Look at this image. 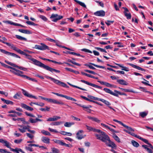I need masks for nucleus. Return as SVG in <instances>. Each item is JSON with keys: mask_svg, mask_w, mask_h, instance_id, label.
Returning a JSON list of instances; mask_svg holds the SVG:
<instances>
[{"mask_svg": "<svg viewBox=\"0 0 153 153\" xmlns=\"http://www.w3.org/2000/svg\"><path fill=\"white\" fill-rule=\"evenodd\" d=\"M139 139L142 140L143 142H144L145 143H146L147 144L149 143V142H148V141L146 139H144V138L141 137L140 136L139 138Z\"/></svg>", "mask_w": 153, "mask_h": 153, "instance_id": "nucleus-54", "label": "nucleus"}, {"mask_svg": "<svg viewBox=\"0 0 153 153\" xmlns=\"http://www.w3.org/2000/svg\"><path fill=\"white\" fill-rule=\"evenodd\" d=\"M3 22L6 24H9L11 25H14L15 24L14 22H12L10 21H3Z\"/></svg>", "mask_w": 153, "mask_h": 153, "instance_id": "nucleus-42", "label": "nucleus"}, {"mask_svg": "<svg viewBox=\"0 0 153 153\" xmlns=\"http://www.w3.org/2000/svg\"><path fill=\"white\" fill-rule=\"evenodd\" d=\"M68 83L71 86H72V87H75V88H78L79 89H81V90H82L83 91H86V90L84 88H81L80 87H78L77 86H76V85H72L70 83H69V82H68Z\"/></svg>", "mask_w": 153, "mask_h": 153, "instance_id": "nucleus-38", "label": "nucleus"}, {"mask_svg": "<svg viewBox=\"0 0 153 153\" xmlns=\"http://www.w3.org/2000/svg\"><path fill=\"white\" fill-rule=\"evenodd\" d=\"M129 65L131 66L132 67L136 68L138 70H141L143 71H145L146 70L145 69L143 68L140 67L139 66H137L136 65H135L132 64H129Z\"/></svg>", "mask_w": 153, "mask_h": 153, "instance_id": "nucleus-22", "label": "nucleus"}, {"mask_svg": "<svg viewBox=\"0 0 153 153\" xmlns=\"http://www.w3.org/2000/svg\"><path fill=\"white\" fill-rule=\"evenodd\" d=\"M84 132L82 130H79L76 134V138L79 140H81L84 138V137L82 134Z\"/></svg>", "mask_w": 153, "mask_h": 153, "instance_id": "nucleus-13", "label": "nucleus"}, {"mask_svg": "<svg viewBox=\"0 0 153 153\" xmlns=\"http://www.w3.org/2000/svg\"><path fill=\"white\" fill-rule=\"evenodd\" d=\"M68 61L69 62H71L72 63L75 65H76L77 66H80L81 65L80 64H79L73 61L72 60H71L70 59H68Z\"/></svg>", "mask_w": 153, "mask_h": 153, "instance_id": "nucleus-43", "label": "nucleus"}, {"mask_svg": "<svg viewBox=\"0 0 153 153\" xmlns=\"http://www.w3.org/2000/svg\"><path fill=\"white\" fill-rule=\"evenodd\" d=\"M100 101H101L102 102L104 103L106 105L108 106V107L109 106H110V105H111L110 102H109L102 99L100 98Z\"/></svg>", "mask_w": 153, "mask_h": 153, "instance_id": "nucleus-27", "label": "nucleus"}, {"mask_svg": "<svg viewBox=\"0 0 153 153\" xmlns=\"http://www.w3.org/2000/svg\"><path fill=\"white\" fill-rule=\"evenodd\" d=\"M115 64L116 65H118L120 67L122 68L121 69L122 70H123V71H127V72L128 71H129V70L128 68L126 67L123 66L122 65L120 64H117V63H116Z\"/></svg>", "mask_w": 153, "mask_h": 153, "instance_id": "nucleus-25", "label": "nucleus"}, {"mask_svg": "<svg viewBox=\"0 0 153 153\" xmlns=\"http://www.w3.org/2000/svg\"><path fill=\"white\" fill-rule=\"evenodd\" d=\"M6 44L8 46L10 47L11 48L13 49L14 50L16 51L18 53H21V52L22 51L20 49L17 48V47H15L13 44H10L9 43L7 42Z\"/></svg>", "mask_w": 153, "mask_h": 153, "instance_id": "nucleus-9", "label": "nucleus"}, {"mask_svg": "<svg viewBox=\"0 0 153 153\" xmlns=\"http://www.w3.org/2000/svg\"><path fill=\"white\" fill-rule=\"evenodd\" d=\"M16 37L18 39H19V40H24L25 41H26L27 40V39L24 38V37H23L21 36H20L19 35H16Z\"/></svg>", "mask_w": 153, "mask_h": 153, "instance_id": "nucleus-31", "label": "nucleus"}, {"mask_svg": "<svg viewBox=\"0 0 153 153\" xmlns=\"http://www.w3.org/2000/svg\"><path fill=\"white\" fill-rule=\"evenodd\" d=\"M41 133H42L43 134L46 135H51V134L48 131H46L44 130H42L41 131Z\"/></svg>", "mask_w": 153, "mask_h": 153, "instance_id": "nucleus-40", "label": "nucleus"}, {"mask_svg": "<svg viewBox=\"0 0 153 153\" xmlns=\"http://www.w3.org/2000/svg\"><path fill=\"white\" fill-rule=\"evenodd\" d=\"M22 93L24 94V95L30 98H32L35 99H37V98L36 96H33L32 95L29 94L27 91H26L25 90L23 89H22Z\"/></svg>", "mask_w": 153, "mask_h": 153, "instance_id": "nucleus-12", "label": "nucleus"}, {"mask_svg": "<svg viewBox=\"0 0 153 153\" xmlns=\"http://www.w3.org/2000/svg\"><path fill=\"white\" fill-rule=\"evenodd\" d=\"M48 129L51 132H54L56 133H59V131H56V130L51 128H49Z\"/></svg>", "mask_w": 153, "mask_h": 153, "instance_id": "nucleus-64", "label": "nucleus"}, {"mask_svg": "<svg viewBox=\"0 0 153 153\" xmlns=\"http://www.w3.org/2000/svg\"><path fill=\"white\" fill-rule=\"evenodd\" d=\"M113 137L114 139L118 142H120V139L119 137L114 133L113 134Z\"/></svg>", "mask_w": 153, "mask_h": 153, "instance_id": "nucleus-37", "label": "nucleus"}, {"mask_svg": "<svg viewBox=\"0 0 153 153\" xmlns=\"http://www.w3.org/2000/svg\"><path fill=\"white\" fill-rule=\"evenodd\" d=\"M33 62V64L35 65L40 67L42 68L45 69L47 66V65H45L44 64L42 63L40 61L35 59H34Z\"/></svg>", "mask_w": 153, "mask_h": 153, "instance_id": "nucleus-7", "label": "nucleus"}, {"mask_svg": "<svg viewBox=\"0 0 153 153\" xmlns=\"http://www.w3.org/2000/svg\"><path fill=\"white\" fill-rule=\"evenodd\" d=\"M39 17L40 18H41L42 19L45 21H46L47 20V18L44 16L40 15L39 16Z\"/></svg>", "mask_w": 153, "mask_h": 153, "instance_id": "nucleus-59", "label": "nucleus"}, {"mask_svg": "<svg viewBox=\"0 0 153 153\" xmlns=\"http://www.w3.org/2000/svg\"><path fill=\"white\" fill-rule=\"evenodd\" d=\"M4 146H6L7 147L9 148H10V143L7 141L5 140L4 143Z\"/></svg>", "mask_w": 153, "mask_h": 153, "instance_id": "nucleus-60", "label": "nucleus"}, {"mask_svg": "<svg viewBox=\"0 0 153 153\" xmlns=\"http://www.w3.org/2000/svg\"><path fill=\"white\" fill-rule=\"evenodd\" d=\"M81 51H84L85 52L89 53H92V52L91 51L88 49H86L84 48V49H82L81 50Z\"/></svg>", "mask_w": 153, "mask_h": 153, "instance_id": "nucleus-61", "label": "nucleus"}, {"mask_svg": "<svg viewBox=\"0 0 153 153\" xmlns=\"http://www.w3.org/2000/svg\"><path fill=\"white\" fill-rule=\"evenodd\" d=\"M75 103L76 105H78L81 107L83 108H90L92 107L90 105H89L88 106H86L84 105H82L81 104H77L76 103Z\"/></svg>", "mask_w": 153, "mask_h": 153, "instance_id": "nucleus-32", "label": "nucleus"}, {"mask_svg": "<svg viewBox=\"0 0 153 153\" xmlns=\"http://www.w3.org/2000/svg\"><path fill=\"white\" fill-rule=\"evenodd\" d=\"M125 16L126 17L127 19H131V15L130 13H125Z\"/></svg>", "mask_w": 153, "mask_h": 153, "instance_id": "nucleus-57", "label": "nucleus"}, {"mask_svg": "<svg viewBox=\"0 0 153 153\" xmlns=\"http://www.w3.org/2000/svg\"><path fill=\"white\" fill-rule=\"evenodd\" d=\"M84 71L85 72H86L88 73H91V74H93L94 75H95L96 74V73H95V72H94L93 71H90V70H87V69L85 70H84Z\"/></svg>", "mask_w": 153, "mask_h": 153, "instance_id": "nucleus-58", "label": "nucleus"}, {"mask_svg": "<svg viewBox=\"0 0 153 153\" xmlns=\"http://www.w3.org/2000/svg\"><path fill=\"white\" fill-rule=\"evenodd\" d=\"M21 97L22 95L20 92L17 93L13 96V98L15 99H19Z\"/></svg>", "mask_w": 153, "mask_h": 153, "instance_id": "nucleus-28", "label": "nucleus"}, {"mask_svg": "<svg viewBox=\"0 0 153 153\" xmlns=\"http://www.w3.org/2000/svg\"><path fill=\"white\" fill-rule=\"evenodd\" d=\"M60 119V117L55 116L49 118L47 120V121H55Z\"/></svg>", "mask_w": 153, "mask_h": 153, "instance_id": "nucleus-21", "label": "nucleus"}, {"mask_svg": "<svg viewBox=\"0 0 153 153\" xmlns=\"http://www.w3.org/2000/svg\"><path fill=\"white\" fill-rule=\"evenodd\" d=\"M140 114L142 117L143 118L147 115V113L145 112H143L140 113Z\"/></svg>", "mask_w": 153, "mask_h": 153, "instance_id": "nucleus-55", "label": "nucleus"}, {"mask_svg": "<svg viewBox=\"0 0 153 153\" xmlns=\"http://www.w3.org/2000/svg\"><path fill=\"white\" fill-rule=\"evenodd\" d=\"M41 50H45L46 49L49 50V48L48 46L43 43H41Z\"/></svg>", "mask_w": 153, "mask_h": 153, "instance_id": "nucleus-24", "label": "nucleus"}, {"mask_svg": "<svg viewBox=\"0 0 153 153\" xmlns=\"http://www.w3.org/2000/svg\"><path fill=\"white\" fill-rule=\"evenodd\" d=\"M91 65V64H90V63H89V64H85L84 65L88 67L90 69H92L93 70L96 69V68L94 67Z\"/></svg>", "mask_w": 153, "mask_h": 153, "instance_id": "nucleus-41", "label": "nucleus"}, {"mask_svg": "<svg viewBox=\"0 0 153 153\" xmlns=\"http://www.w3.org/2000/svg\"><path fill=\"white\" fill-rule=\"evenodd\" d=\"M95 48L98 51H100L102 52H104L105 53H107V51L105 49L99 47H95Z\"/></svg>", "mask_w": 153, "mask_h": 153, "instance_id": "nucleus-45", "label": "nucleus"}, {"mask_svg": "<svg viewBox=\"0 0 153 153\" xmlns=\"http://www.w3.org/2000/svg\"><path fill=\"white\" fill-rule=\"evenodd\" d=\"M13 70H10V71L14 74L19 76L21 74H23V72L19 70H17L14 68H13Z\"/></svg>", "mask_w": 153, "mask_h": 153, "instance_id": "nucleus-8", "label": "nucleus"}, {"mask_svg": "<svg viewBox=\"0 0 153 153\" xmlns=\"http://www.w3.org/2000/svg\"><path fill=\"white\" fill-rule=\"evenodd\" d=\"M53 103H54V104H60V105H66L68 107L71 108V107L70 106L68 105L65 104L63 102H59V101H58V100H55V99L53 100Z\"/></svg>", "mask_w": 153, "mask_h": 153, "instance_id": "nucleus-23", "label": "nucleus"}, {"mask_svg": "<svg viewBox=\"0 0 153 153\" xmlns=\"http://www.w3.org/2000/svg\"><path fill=\"white\" fill-rule=\"evenodd\" d=\"M20 54L25 55L26 56V58L27 59L29 60L32 61L33 62L35 59L32 58L30 55L26 54L25 53L22 51Z\"/></svg>", "mask_w": 153, "mask_h": 153, "instance_id": "nucleus-18", "label": "nucleus"}, {"mask_svg": "<svg viewBox=\"0 0 153 153\" xmlns=\"http://www.w3.org/2000/svg\"><path fill=\"white\" fill-rule=\"evenodd\" d=\"M18 126L21 128L18 129L19 131L21 133H23L26 132V130H27V131L30 133L34 134L35 133V131L34 130H31L30 129V127L29 125L24 126L22 125H18Z\"/></svg>", "mask_w": 153, "mask_h": 153, "instance_id": "nucleus-2", "label": "nucleus"}, {"mask_svg": "<svg viewBox=\"0 0 153 153\" xmlns=\"http://www.w3.org/2000/svg\"><path fill=\"white\" fill-rule=\"evenodd\" d=\"M53 141L55 143L61 145H62V144L63 142L61 140L57 139H54L53 140Z\"/></svg>", "mask_w": 153, "mask_h": 153, "instance_id": "nucleus-39", "label": "nucleus"}, {"mask_svg": "<svg viewBox=\"0 0 153 153\" xmlns=\"http://www.w3.org/2000/svg\"><path fill=\"white\" fill-rule=\"evenodd\" d=\"M25 114L26 115L28 116L31 117H32L34 118L35 117V116L32 114L28 113L27 112H25Z\"/></svg>", "mask_w": 153, "mask_h": 153, "instance_id": "nucleus-62", "label": "nucleus"}, {"mask_svg": "<svg viewBox=\"0 0 153 153\" xmlns=\"http://www.w3.org/2000/svg\"><path fill=\"white\" fill-rule=\"evenodd\" d=\"M131 143L132 144V145L134 147H137L139 146V144L137 143V142L134 141L132 140L131 141Z\"/></svg>", "mask_w": 153, "mask_h": 153, "instance_id": "nucleus-35", "label": "nucleus"}, {"mask_svg": "<svg viewBox=\"0 0 153 153\" xmlns=\"http://www.w3.org/2000/svg\"><path fill=\"white\" fill-rule=\"evenodd\" d=\"M9 55L13 57H15L17 58H20V57L19 56H18V55H17L14 53H11L10 52V53Z\"/></svg>", "mask_w": 153, "mask_h": 153, "instance_id": "nucleus-48", "label": "nucleus"}, {"mask_svg": "<svg viewBox=\"0 0 153 153\" xmlns=\"http://www.w3.org/2000/svg\"><path fill=\"white\" fill-rule=\"evenodd\" d=\"M51 151L53 153H59L60 151L59 150L53 147L51 148Z\"/></svg>", "mask_w": 153, "mask_h": 153, "instance_id": "nucleus-34", "label": "nucleus"}, {"mask_svg": "<svg viewBox=\"0 0 153 153\" xmlns=\"http://www.w3.org/2000/svg\"><path fill=\"white\" fill-rule=\"evenodd\" d=\"M45 108H41L40 110L42 111H49L50 109V108L48 106H45Z\"/></svg>", "mask_w": 153, "mask_h": 153, "instance_id": "nucleus-44", "label": "nucleus"}, {"mask_svg": "<svg viewBox=\"0 0 153 153\" xmlns=\"http://www.w3.org/2000/svg\"><path fill=\"white\" fill-rule=\"evenodd\" d=\"M18 31L20 32L25 34H30L32 33L31 32L26 30L19 29L18 30Z\"/></svg>", "mask_w": 153, "mask_h": 153, "instance_id": "nucleus-26", "label": "nucleus"}, {"mask_svg": "<svg viewBox=\"0 0 153 153\" xmlns=\"http://www.w3.org/2000/svg\"><path fill=\"white\" fill-rule=\"evenodd\" d=\"M105 144L108 146L111 147L112 148H114L116 147V145L114 143L111 141L110 139V138H109V140H107L106 142H105Z\"/></svg>", "mask_w": 153, "mask_h": 153, "instance_id": "nucleus-10", "label": "nucleus"}, {"mask_svg": "<svg viewBox=\"0 0 153 153\" xmlns=\"http://www.w3.org/2000/svg\"><path fill=\"white\" fill-rule=\"evenodd\" d=\"M29 122L32 123H36V119H34L32 118H30L28 121Z\"/></svg>", "mask_w": 153, "mask_h": 153, "instance_id": "nucleus-52", "label": "nucleus"}, {"mask_svg": "<svg viewBox=\"0 0 153 153\" xmlns=\"http://www.w3.org/2000/svg\"><path fill=\"white\" fill-rule=\"evenodd\" d=\"M21 76L23 78H25L29 80H31L33 81L34 80V79L30 78V77L24 75H23L22 74H21L19 76Z\"/></svg>", "mask_w": 153, "mask_h": 153, "instance_id": "nucleus-30", "label": "nucleus"}, {"mask_svg": "<svg viewBox=\"0 0 153 153\" xmlns=\"http://www.w3.org/2000/svg\"><path fill=\"white\" fill-rule=\"evenodd\" d=\"M52 93L55 94L57 96L64 97L68 100H70L75 102L76 101V100L75 99L66 95H63L61 94H59L58 93H54L53 92H52Z\"/></svg>", "mask_w": 153, "mask_h": 153, "instance_id": "nucleus-6", "label": "nucleus"}, {"mask_svg": "<svg viewBox=\"0 0 153 153\" xmlns=\"http://www.w3.org/2000/svg\"><path fill=\"white\" fill-rule=\"evenodd\" d=\"M67 53H69L70 54H72L75 55H76L77 56H80V54L79 53H76L74 52H71L69 51H67Z\"/></svg>", "mask_w": 153, "mask_h": 153, "instance_id": "nucleus-49", "label": "nucleus"}, {"mask_svg": "<svg viewBox=\"0 0 153 153\" xmlns=\"http://www.w3.org/2000/svg\"><path fill=\"white\" fill-rule=\"evenodd\" d=\"M117 82L119 84L122 85H128V83L124 80L122 79H117Z\"/></svg>", "mask_w": 153, "mask_h": 153, "instance_id": "nucleus-20", "label": "nucleus"}, {"mask_svg": "<svg viewBox=\"0 0 153 153\" xmlns=\"http://www.w3.org/2000/svg\"><path fill=\"white\" fill-rule=\"evenodd\" d=\"M103 90L107 93L110 94L116 97H118V94H120V92L116 90L114 91L115 93L113 92L111 90L106 88H104Z\"/></svg>", "mask_w": 153, "mask_h": 153, "instance_id": "nucleus-4", "label": "nucleus"}, {"mask_svg": "<svg viewBox=\"0 0 153 153\" xmlns=\"http://www.w3.org/2000/svg\"><path fill=\"white\" fill-rule=\"evenodd\" d=\"M27 136L30 138L31 139H32L34 137V136L30 133H26Z\"/></svg>", "mask_w": 153, "mask_h": 153, "instance_id": "nucleus-63", "label": "nucleus"}, {"mask_svg": "<svg viewBox=\"0 0 153 153\" xmlns=\"http://www.w3.org/2000/svg\"><path fill=\"white\" fill-rule=\"evenodd\" d=\"M26 23L30 25H32L33 26H36L37 25V24H35L33 22H30V21H27L26 22Z\"/></svg>", "mask_w": 153, "mask_h": 153, "instance_id": "nucleus-53", "label": "nucleus"}, {"mask_svg": "<svg viewBox=\"0 0 153 153\" xmlns=\"http://www.w3.org/2000/svg\"><path fill=\"white\" fill-rule=\"evenodd\" d=\"M80 81L81 82L84 83L90 86H91L94 87L95 88H98L100 89H101L102 88V87H101L97 85H96L94 84L93 83H92L89 82H87L86 81H85L84 80H80Z\"/></svg>", "mask_w": 153, "mask_h": 153, "instance_id": "nucleus-11", "label": "nucleus"}, {"mask_svg": "<svg viewBox=\"0 0 153 153\" xmlns=\"http://www.w3.org/2000/svg\"><path fill=\"white\" fill-rule=\"evenodd\" d=\"M90 64L91 65L97 68H102V69H104L105 68V67L103 66L98 65L92 63H90Z\"/></svg>", "mask_w": 153, "mask_h": 153, "instance_id": "nucleus-50", "label": "nucleus"}, {"mask_svg": "<svg viewBox=\"0 0 153 153\" xmlns=\"http://www.w3.org/2000/svg\"><path fill=\"white\" fill-rule=\"evenodd\" d=\"M86 126L87 128V129L89 131H93L94 132H99L100 131V130L96 129L94 128L91 127V126H88L87 125H86Z\"/></svg>", "mask_w": 153, "mask_h": 153, "instance_id": "nucleus-17", "label": "nucleus"}, {"mask_svg": "<svg viewBox=\"0 0 153 153\" xmlns=\"http://www.w3.org/2000/svg\"><path fill=\"white\" fill-rule=\"evenodd\" d=\"M21 106L22 108H24L29 111H32L33 110V109L32 108H31L24 103H21Z\"/></svg>", "mask_w": 153, "mask_h": 153, "instance_id": "nucleus-16", "label": "nucleus"}, {"mask_svg": "<svg viewBox=\"0 0 153 153\" xmlns=\"http://www.w3.org/2000/svg\"><path fill=\"white\" fill-rule=\"evenodd\" d=\"M0 51H1L2 53L4 54H6L8 55H9V53H10V52H8L4 50L1 49H0Z\"/></svg>", "mask_w": 153, "mask_h": 153, "instance_id": "nucleus-47", "label": "nucleus"}, {"mask_svg": "<svg viewBox=\"0 0 153 153\" xmlns=\"http://www.w3.org/2000/svg\"><path fill=\"white\" fill-rule=\"evenodd\" d=\"M75 1L82 7L85 8L86 7V6L84 3L77 0H75Z\"/></svg>", "mask_w": 153, "mask_h": 153, "instance_id": "nucleus-33", "label": "nucleus"}, {"mask_svg": "<svg viewBox=\"0 0 153 153\" xmlns=\"http://www.w3.org/2000/svg\"><path fill=\"white\" fill-rule=\"evenodd\" d=\"M128 134H131V135L134 136V137L139 139L140 137L139 136L137 135V134H135L133 132H131L129 131V132H128Z\"/></svg>", "mask_w": 153, "mask_h": 153, "instance_id": "nucleus-51", "label": "nucleus"}, {"mask_svg": "<svg viewBox=\"0 0 153 153\" xmlns=\"http://www.w3.org/2000/svg\"><path fill=\"white\" fill-rule=\"evenodd\" d=\"M45 69L48 71L52 73H53V72L58 73L60 72V71H59L47 65Z\"/></svg>", "mask_w": 153, "mask_h": 153, "instance_id": "nucleus-15", "label": "nucleus"}, {"mask_svg": "<svg viewBox=\"0 0 153 153\" xmlns=\"http://www.w3.org/2000/svg\"><path fill=\"white\" fill-rule=\"evenodd\" d=\"M74 124L73 122H66L64 124V126L66 127H70L72 125H74Z\"/></svg>", "mask_w": 153, "mask_h": 153, "instance_id": "nucleus-29", "label": "nucleus"}, {"mask_svg": "<svg viewBox=\"0 0 153 153\" xmlns=\"http://www.w3.org/2000/svg\"><path fill=\"white\" fill-rule=\"evenodd\" d=\"M114 22V21H110V20H107L106 22H105V23L108 26L110 25L111 23L112 24Z\"/></svg>", "mask_w": 153, "mask_h": 153, "instance_id": "nucleus-56", "label": "nucleus"}, {"mask_svg": "<svg viewBox=\"0 0 153 153\" xmlns=\"http://www.w3.org/2000/svg\"><path fill=\"white\" fill-rule=\"evenodd\" d=\"M99 134H95V136L97 137V140H100L103 142H106L107 140H109V137L106 134L100 130V131L99 132Z\"/></svg>", "mask_w": 153, "mask_h": 153, "instance_id": "nucleus-1", "label": "nucleus"}, {"mask_svg": "<svg viewBox=\"0 0 153 153\" xmlns=\"http://www.w3.org/2000/svg\"><path fill=\"white\" fill-rule=\"evenodd\" d=\"M42 141L46 144H49L50 143V139L48 137L43 136L41 139Z\"/></svg>", "mask_w": 153, "mask_h": 153, "instance_id": "nucleus-19", "label": "nucleus"}, {"mask_svg": "<svg viewBox=\"0 0 153 153\" xmlns=\"http://www.w3.org/2000/svg\"><path fill=\"white\" fill-rule=\"evenodd\" d=\"M105 12L103 10L97 11L94 13V14L96 16H104L105 15Z\"/></svg>", "mask_w": 153, "mask_h": 153, "instance_id": "nucleus-14", "label": "nucleus"}, {"mask_svg": "<svg viewBox=\"0 0 153 153\" xmlns=\"http://www.w3.org/2000/svg\"><path fill=\"white\" fill-rule=\"evenodd\" d=\"M45 77L48 79H50L53 82L58 85L61 86L63 87L66 88H69V86H68L65 83L63 82H62L56 79L55 78H52L48 76H46Z\"/></svg>", "mask_w": 153, "mask_h": 153, "instance_id": "nucleus-3", "label": "nucleus"}, {"mask_svg": "<svg viewBox=\"0 0 153 153\" xmlns=\"http://www.w3.org/2000/svg\"><path fill=\"white\" fill-rule=\"evenodd\" d=\"M88 97L90 98V99L94 100H97L98 101H100V98H98L97 97H95L94 96H92L90 95L88 96Z\"/></svg>", "mask_w": 153, "mask_h": 153, "instance_id": "nucleus-36", "label": "nucleus"}, {"mask_svg": "<svg viewBox=\"0 0 153 153\" xmlns=\"http://www.w3.org/2000/svg\"><path fill=\"white\" fill-rule=\"evenodd\" d=\"M63 16H62L59 15L57 14H52L50 18L52 19V21L54 22H56L57 21L62 19Z\"/></svg>", "mask_w": 153, "mask_h": 153, "instance_id": "nucleus-5", "label": "nucleus"}, {"mask_svg": "<svg viewBox=\"0 0 153 153\" xmlns=\"http://www.w3.org/2000/svg\"><path fill=\"white\" fill-rule=\"evenodd\" d=\"M101 126H102L109 129L110 131H113V130L111 128H110L107 125H106L103 123H101Z\"/></svg>", "mask_w": 153, "mask_h": 153, "instance_id": "nucleus-46", "label": "nucleus"}]
</instances>
